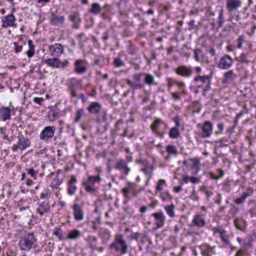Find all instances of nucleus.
I'll return each mask as SVG.
<instances>
[{
    "label": "nucleus",
    "instance_id": "5",
    "mask_svg": "<svg viewBox=\"0 0 256 256\" xmlns=\"http://www.w3.org/2000/svg\"><path fill=\"white\" fill-rule=\"evenodd\" d=\"M56 130V128L53 126H46L44 127L40 134V139L48 142L50 139L54 137Z\"/></svg>",
    "mask_w": 256,
    "mask_h": 256
},
{
    "label": "nucleus",
    "instance_id": "24",
    "mask_svg": "<svg viewBox=\"0 0 256 256\" xmlns=\"http://www.w3.org/2000/svg\"><path fill=\"white\" fill-rule=\"evenodd\" d=\"M101 105L98 102H92L88 108L90 113L92 114H98L101 110Z\"/></svg>",
    "mask_w": 256,
    "mask_h": 256
},
{
    "label": "nucleus",
    "instance_id": "48",
    "mask_svg": "<svg viewBox=\"0 0 256 256\" xmlns=\"http://www.w3.org/2000/svg\"><path fill=\"white\" fill-rule=\"evenodd\" d=\"M194 58L196 60L197 62H199L200 60L199 58V54L202 52V50L200 48H196L194 50Z\"/></svg>",
    "mask_w": 256,
    "mask_h": 256
},
{
    "label": "nucleus",
    "instance_id": "52",
    "mask_svg": "<svg viewBox=\"0 0 256 256\" xmlns=\"http://www.w3.org/2000/svg\"><path fill=\"white\" fill-rule=\"evenodd\" d=\"M13 44L14 46V51L18 53L22 50V46H19L16 42H14Z\"/></svg>",
    "mask_w": 256,
    "mask_h": 256
},
{
    "label": "nucleus",
    "instance_id": "28",
    "mask_svg": "<svg viewBox=\"0 0 256 256\" xmlns=\"http://www.w3.org/2000/svg\"><path fill=\"white\" fill-rule=\"evenodd\" d=\"M144 166V168H141L140 170L145 174L147 178V181L148 182L152 178L154 168L152 166L148 164H146Z\"/></svg>",
    "mask_w": 256,
    "mask_h": 256
},
{
    "label": "nucleus",
    "instance_id": "53",
    "mask_svg": "<svg viewBox=\"0 0 256 256\" xmlns=\"http://www.w3.org/2000/svg\"><path fill=\"white\" fill-rule=\"evenodd\" d=\"M70 88L71 90L74 89V84H78L77 80L74 78H72L70 80Z\"/></svg>",
    "mask_w": 256,
    "mask_h": 256
},
{
    "label": "nucleus",
    "instance_id": "42",
    "mask_svg": "<svg viewBox=\"0 0 256 256\" xmlns=\"http://www.w3.org/2000/svg\"><path fill=\"white\" fill-rule=\"evenodd\" d=\"M236 60L242 64H248L249 60H248L247 54L244 53H242L240 55L236 58Z\"/></svg>",
    "mask_w": 256,
    "mask_h": 256
},
{
    "label": "nucleus",
    "instance_id": "62",
    "mask_svg": "<svg viewBox=\"0 0 256 256\" xmlns=\"http://www.w3.org/2000/svg\"><path fill=\"white\" fill-rule=\"evenodd\" d=\"M244 200L241 198H238L234 200V202L237 204H242Z\"/></svg>",
    "mask_w": 256,
    "mask_h": 256
},
{
    "label": "nucleus",
    "instance_id": "8",
    "mask_svg": "<svg viewBox=\"0 0 256 256\" xmlns=\"http://www.w3.org/2000/svg\"><path fill=\"white\" fill-rule=\"evenodd\" d=\"M234 60L229 55L226 54L222 57L218 63V68L221 69H228L233 64Z\"/></svg>",
    "mask_w": 256,
    "mask_h": 256
},
{
    "label": "nucleus",
    "instance_id": "37",
    "mask_svg": "<svg viewBox=\"0 0 256 256\" xmlns=\"http://www.w3.org/2000/svg\"><path fill=\"white\" fill-rule=\"evenodd\" d=\"M28 50L26 51V54L28 58H32L34 56V46L32 44V40H28Z\"/></svg>",
    "mask_w": 256,
    "mask_h": 256
},
{
    "label": "nucleus",
    "instance_id": "17",
    "mask_svg": "<svg viewBox=\"0 0 256 256\" xmlns=\"http://www.w3.org/2000/svg\"><path fill=\"white\" fill-rule=\"evenodd\" d=\"M201 254L203 256H212L216 254L214 250V246L212 247L210 246L204 244L200 246Z\"/></svg>",
    "mask_w": 256,
    "mask_h": 256
},
{
    "label": "nucleus",
    "instance_id": "19",
    "mask_svg": "<svg viewBox=\"0 0 256 256\" xmlns=\"http://www.w3.org/2000/svg\"><path fill=\"white\" fill-rule=\"evenodd\" d=\"M50 20L52 25L58 26L64 22L65 18L64 16H58L52 12L50 17Z\"/></svg>",
    "mask_w": 256,
    "mask_h": 256
},
{
    "label": "nucleus",
    "instance_id": "32",
    "mask_svg": "<svg viewBox=\"0 0 256 256\" xmlns=\"http://www.w3.org/2000/svg\"><path fill=\"white\" fill-rule=\"evenodd\" d=\"M188 160L192 162V168L196 170V172L194 174L196 175L200 170V162L199 158L196 157L194 158H190Z\"/></svg>",
    "mask_w": 256,
    "mask_h": 256
},
{
    "label": "nucleus",
    "instance_id": "29",
    "mask_svg": "<svg viewBox=\"0 0 256 256\" xmlns=\"http://www.w3.org/2000/svg\"><path fill=\"white\" fill-rule=\"evenodd\" d=\"M164 208L170 218H173L175 216V206L173 204L164 206Z\"/></svg>",
    "mask_w": 256,
    "mask_h": 256
},
{
    "label": "nucleus",
    "instance_id": "11",
    "mask_svg": "<svg viewBox=\"0 0 256 256\" xmlns=\"http://www.w3.org/2000/svg\"><path fill=\"white\" fill-rule=\"evenodd\" d=\"M205 218L206 216L204 214H198L194 216L192 223L196 227H204L206 224Z\"/></svg>",
    "mask_w": 256,
    "mask_h": 256
},
{
    "label": "nucleus",
    "instance_id": "18",
    "mask_svg": "<svg viewBox=\"0 0 256 256\" xmlns=\"http://www.w3.org/2000/svg\"><path fill=\"white\" fill-rule=\"evenodd\" d=\"M86 67L84 60H78L74 63V70L78 74H84L86 71Z\"/></svg>",
    "mask_w": 256,
    "mask_h": 256
},
{
    "label": "nucleus",
    "instance_id": "35",
    "mask_svg": "<svg viewBox=\"0 0 256 256\" xmlns=\"http://www.w3.org/2000/svg\"><path fill=\"white\" fill-rule=\"evenodd\" d=\"M162 123V121L160 118L156 119L154 122L151 124L150 128L152 132H154L156 134H159L158 131V128L161 124Z\"/></svg>",
    "mask_w": 256,
    "mask_h": 256
},
{
    "label": "nucleus",
    "instance_id": "25",
    "mask_svg": "<svg viewBox=\"0 0 256 256\" xmlns=\"http://www.w3.org/2000/svg\"><path fill=\"white\" fill-rule=\"evenodd\" d=\"M18 144L20 145V149L24 150L30 145V140L24 136H18Z\"/></svg>",
    "mask_w": 256,
    "mask_h": 256
},
{
    "label": "nucleus",
    "instance_id": "51",
    "mask_svg": "<svg viewBox=\"0 0 256 256\" xmlns=\"http://www.w3.org/2000/svg\"><path fill=\"white\" fill-rule=\"evenodd\" d=\"M210 178H212V180H218L223 176V173L221 172L220 176H215V174L214 173L210 172Z\"/></svg>",
    "mask_w": 256,
    "mask_h": 256
},
{
    "label": "nucleus",
    "instance_id": "3",
    "mask_svg": "<svg viewBox=\"0 0 256 256\" xmlns=\"http://www.w3.org/2000/svg\"><path fill=\"white\" fill-rule=\"evenodd\" d=\"M126 83L132 88V90L144 88V83L143 73L135 74L132 76V80H127Z\"/></svg>",
    "mask_w": 256,
    "mask_h": 256
},
{
    "label": "nucleus",
    "instance_id": "4",
    "mask_svg": "<svg viewBox=\"0 0 256 256\" xmlns=\"http://www.w3.org/2000/svg\"><path fill=\"white\" fill-rule=\"evenodd\" d=\"M194 81L197 84H198L200 82L202 83V84H198V87L199 88H204V91L208 90L210 88V77L208 75H204L202 76H196L194 78Z\"/></svg>",
    "mask_w": 256,
    "mask_h": 256
},
{
    "label": "nucleus",
    "instance_id": "38",
    "mask_svg": "<svg viewBox=\"0 0 256 256\" xmlns=\"http://www.w3.org/2000/svg\"><path fill=\"white\" fill-rule=\"evenodd\" d=\"M168 134L170 138L176 139L180 136V132L178 128L174 127L170 129Z\"/></svg>",
    "mask_w": 256,
    "mask_h": 256
},
{
    "label": "nucleus",
    "instance_id": "23",
    "mask_svg": "<svg viewBox=\"0 0 256 256\" xmlns=\"http://www.w3.org/2000/svg\"><path fill=\"white\" fill-rule=\"evenodd\" d=\"M44 62L48 66L55 68H60V61L58 58L54 57L52 58H48L44 60Z\"/></svg>",
    "mask_w": 256,
    "mask_h": 256
},
{
    "label": "nucleus",
    "instance_id": "36",
    "mask_svg": "<svg viewBox=\"0 0 256 256\" xmlns=\"http://www.w3.org/2000/svg\"><path fill=\"white\" fill-rule=\"evenodd\" d=\"M166 152L170 156H176L178 154L176 147L172 144H168L166 148Z\"/></svg>",
    "mask_w": 256,
    "mask_h": 256
},
{
    "label": "nucleus",
    "instance_id": "57",
    "mask_svg": "<svg viewBox=\"0 0 256 256\" xmlns=\"http://www.w3.org/2000/svg\"><path fill=\"white\" fill-rule=\"evenodd\" d=\"M172 98L176 100H180V96L178 92H172Z\"/></svg>",
    "mask_w": 256,
    "mask_h": 256
},
{
    "label": "nucleus",
    "instance_id": "15",
    "mask_svg": "<svg viewBox=\"0 0 256 256\" xmlns=\"http://www.w3.org/2000/svg\"><path fill=\"white\" fill-rule=\"evenodd\" d=\"M38 207L36 208V212L42 216L45 213H48L50 212V206L47 201H44L42 202H38L36 204Z\"/></svg>",
    "mask_w": 256,
    "mask_h": 256
},
{
    "label": "nucleus",
    "instance_id": "41",
    "mask_svg": "<svg viewBox=\"0 0 256 256\" xmlns=\"http://www.w3.org/2000/svg\"><path fill=\"white\" fill-rule=\"evenodd\" d=\"M53 234L56 236L60 240H62L64 239L62 234V231L60 228H55L54 230Z\"/></svg>",
    "mask_w": 256,
    "mask_h": 256
},
{
    "label": "nucleus",
    "instance_id": "31",
    "mask_svg": "<svg viewBox=\"0 0 256 256\" xmlns=\"http://www.w3.org/2000/svg\"><path fill=\"white\" fill-rule=\"evenodd\" d=\"M63 182V176H56L54 178L52 183L50 184V186L52 188H58Z\"/></svg>",
    "mask_w": 256,
    "mask_h": 256
},
{
    "label": "nucleus",
    "instance_id": "55",
    "mask_svg": "<svg viewBox=\"0 0 256 256\" xmlns=\"http://www.w3.org/2000/svg\"><path fill=\"white\" fill-rule=\"evenodd\" d=\"M221 240L226 244H229V240L228 236L225 234H224L220 236Z\"/></svg>",
    "mask_w": 256,
    "mask_h": 256
},
{
    "label": "nucleus",
    "instance_id": "2",
    "mask_svg": "<svg viewBox=\"0 0 256 256\" xmlns=\"http://www.w3.org/2000/svg\"><path fill=\"white\" fill-rule=\"evenodd\" d=\"M36 246V238L33 233H28L22 237L18 242L20 248L22 250L29 251Z\"/></svg>",
    "mask_w": 256,
    "mask_h": 256
},
{
    "label": "nucleus",
    "instance_id": "10",
    "mask_svg": "<svg viewBox=\"0 0 256 256\" xmlns=\"http://www.w3.org/2000/svg\"><path fill=\"white\" fill-rule=\"evenodd\" d=\"M49 52L52 57L58 58L64 52V46L60 44H54L49 46Z\"/></svg>",
    "mask_w": 256,
    "mask_h": 256
},
{
    "label": "nucleus",
    "instance_id": "59",
    "mask_svg": "<svg viewBox=\"0 0 256 256\" xmlns=\"http://www.w3.org/2000/svg\"><path fill=\"white\" fill-rule=\"evenodd\" d=\"M69 64V62L68 60H65L63 62H60V68H65Z\"/></svg>",
    "mask_w": 256,
    "mask_h": 256
},
{
    "label": "nucleus",
    "instance_id": "61",
    "mask_svg": "<svg viewBox=\"0 0 256 256\" xmlns=\"http://www.w3.org/2000/svg\"><path fill=\"white\" fill-rule=\"evenodd\" d=\"M136 164H140L144 166H145L146 165L148 164V163L146 161L140 159H137L136 160Z\"/></svg>",
    "mask_w": 256,
    "mask_h": 256
},
{
    "label": "nucleus",
    "instance_id": "43",
    "mask_svg": "<svg viewBox=\"0 0 256 256\" xmlns=\"http://www.w3.org/2000/svg\"><path fill=\"white\" fill-rule=\"evenodd\" d=\"M166 184V181L164 180H160L158 182V184L156 186L157 190L161 191L163 190V186Z\"/></svg>",
    "mask_w": 256,
    "mask_h": 256
},
{
    "label": "nucleus",
    "instance_id": "45",
    "mask_svg": "<svg viewBox=\"0 0 256 256\" xmlns=\"http://www.w3.org/2000/svg\"><path fill=\"white\" fill-rule=\"evenodd\" d=\"M114 64L116 67H120L124 65V62L120 58H116L114 60Z\"/></svg>",
    "mask_w": 256,
    "mask_h": 256
},
{
    "label": "nucleus",
    "instance_id": "46",
    "mask_svg": "<svg viewBox=\"0 0 256 256\" xmlns=\"http://www.w3.org/2000/svg\"><path fill=\"white\" fill-rule=\"evenodd\" d=\"M83 184L84 186L85 190L86 192H90V193H93L95 192V190L94 188H92V186L84 182Z\"/></svg>",
    "mask_w": 256,
    "mask_h": 256
},
{
    "label": "nucleus",
    "instance_id": "39",
    "mask_svg": "<svg viewBox=\"0 0 256 256\" xmlns=\"http://www.w3.org/2000/svg\"><path fill=\"white\" fill-rule=\"evenodd\" d=\"M102 8L100 4L98 3L95 2L92 4V8L90 10V12L94 14H97L100 12Z\"/></svg>",
    "mask_w": 256,
    "mask_h": 256
},
{
    "label": "nucleus",
    "instance_id": "33",
    "mask_svg": "<svg viewBox=\"0 0 256 256\" xmlns=\"http://www.w3.org/2000/svg\"><path fill=\"white\" fill-rule=\"evenodd\" d=\"M234 225L238 229L241 231H244V228L247 226V222L244 220L243 219L240 220H234Z\"/></svg>",
    "mask_w": 256,
    "mask_h": 256
},
{
    "label": "nucleus",
    "instance_id": "47",
    "mask_svg": "<svg viewBox=\"0 0 256 256\" xmlns=\"http://www.w3.org/2000/svg\"><path fill=\"white\" fill-rule=\"evenodd\" d=\"M244 40V36H240L237 39L238 42V48H240L242 47V44Z\"/></svg>",
    "mask_w": 256,
    "mask_h": 256
},
{
    "label": "nucleus",
    "instance_id": "60",
    "mask_svg": "<svg viewBox=\"0 0 256 256\" xmlns=\"http://www.w3.org/2000/svg\"><path fill=\"white\" fill-rule=\"evenodd\" d=\"M122 194H123L124 196L126 198H128V194H129V190H128V188H124L122 190Z\"/></svg>",
    "mask_w": 256,
    "mask_h": 256
},
{
    "label": "nucleus",
    "instance_id": "12",
    "mask_svg": "<svg viewBox=\"0 0 256 256\" xmlns=\"http://www.w3.org/2000/svg\"><path fill=\"white\" fill-rule=\"evenodd\" d=\"M115 168L126 175H128L130 171V168L128 166L127 162L124 160H118L115 166Z\"/></svg>",
    "mask_w": 256,
    "mask_h": 256
},
{
    "label": "nucleus",
    "instance_id": "13",
    "mask_svg": "<svg viewBox=\"0 0 256 256\" xmlns=\"http://www.w3.org/2000/svg\"><path fill=\"white\" fill-rule=\"evenodd\" d=\"M73 214L76 221H81L84 219V213L82 207L78 204L72 206Z\"/></svg>",
    "mask_w": 256,
    "mask_h": 256
},
{
    "label": "nucleus",
    "instance_id": "14",
    "mask_svg": "<svg viewBox=\"0 0 256 256\" xmlns=\"http://www.w3.org/2000/svg\"><path fill=\"white\" fill-rule=\"evenodd\" d=\"M202 136L204 138H208L212 132V124L208 121L205 122L202 128Z\"/></svg>",
    "mask_w": 256,
    "mask_h": 256
},
{
    "label": "nucleus",
    "instance_id": "9",
    "mask_svg": "<svg viewBox=\"0 0 256 256\" xmlns=\"http://www.w3.org/2000/svg\"><path fill=\"white\" fill-rule=\"evenodd\" d=\"M2 26L3 28H7L8 27L16 28V24H15L16 18L12 14L2 17Z\"/></svg>",
    "mask_w": 256,
    "mask_h": 256
},
{
    "label": "nucleus",
    "instance_id": "56",
    "mask_svg": "<svg viewBox=\"0 0 256 256\" xmlns=\"http://www.w3.org/2000/svg\"><path fill=\"white\" fill-rule=\"evenodd\" d=\"M219 25L220 26H222V24L224 23V18H223V11L221 10L220 12V15H219Z\"/></svg>",
    "mask_w": 256,
    "mask_h": 256
},
{
    "label": "nucleus",
    "instance_id": "7",
    "mask_svg": "<svg viewBox=\"0 0 256 256\" xmlns=\"http://www.w3.org/2000/svg\"><path fill=\"white\" fill-rule=\"evenodd\" d=\"M176 73L184 78H190L193 74L192 68L190 66L183 65L178 67L175 71Z\"/></svg>",
    "mask_w": 256,
    "mask_h": 256
},
{
    "label": "nucleus",
    "instance_id": "54",
    "mask_svg": "<svg viewBox=\"0 0 256 256\" xmlns=\"http://www.w3.org/2000/svg\"><path fill=\"white\" fill-rule=\"evenodd\" d=\"M44 99L42 98L36 97V98H34L33 99V101L35 103L38 104L40 105L42 104L44 102Z\"/></svg>",
    "mask_w": 256,
    "mask_h": 256
},
{
    "label": "nucleus",
    "instance_id": "20",
    "mask_svg": "<svg viewBox=\"0 0 256 256\" xmlns=\"http://www.w3.org/2000/svg\"><path fill=\"white\" fill-rule=\"evenodd\" d=\"M237 78V75L234 73V71L230 70L224 74L223 82L232 84Z\"/></svg>",
    "mask_w": 256,
    "mask_h": 256
},
{
    "label": "nucleus",
    "instance_id": "40",
    "mask_svg": "<svg viewBox=\"0 0 256 256\" xmlns=\"http://www.w3.org/2000/svg\"><path fill=\"white\" fill-rule=\"evenodd\" d=\"M85 114V111L84 109L80 108L78 110L76 113V117L74 122L76 123L78 122L82 118Z\"/></svg>",
    "mask_w": 256,
    "mask_h": 256
},
{
    "label": "nucleus",
    "instance_id": "50",
    "mask_svg": "<svg viewBox=\"0 0 256 256\" xmlns=\"http://www.w3.org/2000/svg\"><path fill=\"white\" fill-rule=\"evenodd\" d=\"M136 48L132 45L130 46L128 48V52L132 55H134V54H136Z\"/></svg>",
    "mask_w": 256,
    "mask_h": 256
},
{
    "label": "nucleus",
    "instance_id": "64",
    "mask_svg": "<svg viewBox=\"0 0 256 256\" xmlns=\"http://www.w3.org/2000/svg\"><path fill=\"white\" fill-rule=\"evenodd\" d=\"M182 189V188L181 186H176L174 188V191L176 193H178L179 192H180Z\"/></svg>",
    "mask_w": 256,
    "mask_h": 256
},
{
    "label": "nucleus",
    "instance_id": "34",
    "mask_svg": "<svg viewBox=\"0 0 256 256\" xmlns=\"http://www.w3.org/2000/svg\"><path fill=\"white\" fill-rule=\"evenodd\" d=\"M101 180V178L100 176H90L88 178V180L86 182H84L85 184L90 186H94L96 182L99 183Z\"/></svg>",
    "mask_w": 256,
    "mask_h": 256
},
{
    "label": "nucleus",
    "instance_id": "30",
    "mask_svg": "<svg viewBox=\"0 0 256 256\" xmlns=\"http://www.w3.org/2000/svg\"><path fill=\"white\" fill-rule=\"evenodd\" d=\"M81 236L80 232L78 230H73L70 231L66 237V239L75 240L78 239Z\"/></svg>",
    "mask_w": 256,
    "mask_h": 256
},
{
    "label": "nucleus",
    "instance_id": "27",
    "mask_svg": "<svg viewBox=\"0 0 256 256\" xmlns=\"http://www.w3.org/2000/svg\"><path fill=\"white\" fill-rule=\"evenodd\" d=\"M69 18L70 20L74 22V26L76 28H78L80 22L79 14L78 12H73L70 15Z\"/></svg>",
    "mask_w": 256,
    "mask_h": 256
},
{
    "label": "nucleus",
    "instance_id": "1",
    "mask_svg": "<svg viewBox=\"0 0 256 256\" xmlns=\"http://www.w3.org/2000/svg\"><path fill=\"white\" fill-rule=\"evenodd\" d=\"M109 247L116 252H120L122 254H125L128 252V246L124 239V236L122 234H117L114 236V241Z\"/></svg>",
    "mask_w": 256,
    "mask_h": 256
},
{
    "label": "nucleus",
    "instance_id": "49",
    "mask_svg": "<svg viewBox=\"0 0 256 256\" xmlns=\"http://www.w3.org/2000/svg\"><path fill=\"white\" fill-rule=\"evenodd\" d=\"M86 240L90 242V243L92 246H93V244L96 242L97 238L96 237L94 236H89L88 237Z\"/></svg>",
    "mask_w": 256,
    "mask_h": 256
},
{
    "label": "nucleus",
    "instance_id": "22",
    "mask_svg": "<svg viewBox=\"0 0 256 256\" xmlns=\"http://www.w3.org/2000/svg\"><path fill=\"white\" fill-rule=\"evenodd\" d=\"M143 73L144 83L145 84H148L150 86H157L158 84L156 82L154 76L146 72Z\"/></svg>",
    "mask_w": 256,
    "mask_h": 256
},
{
    "label": "nucleus",
    "instance_id": "63",
    "mask_svg": "<svg viewBox=\"0 0 256 256\" xmlns=\"http://www.w3.org/2000/svg\"><path fill=\"white\" fill-rule=\"evenodd\" d=\"M176 81H175L172 79H169L168 80V86L170 88L172 87L174 84H176Z\"/></svg>",
    "mask_w": 256,
    "mask_h": 256
},
{
    "label": "nucleus",
    "instance_id": "6",
    "mask_svg": "<svg viewBox=\"0 0 256 256\" xmlns=\"http://www.w3.org/2000/svg\"><path fill=\"white\" fill-rule=\"evenodd\" d=\"M151 216L154 218V224L157 228H162L164 226L166 216L162 210L152 213Z\"/></svg>",
    "mask_w": 256,
    "mask_h": 256
},
{
    "label": "nucleus",
    "instance_id": "58",
    "mask_svg": "<svg viewBox=\"0 0 256 256\" xmlns=\"http://www.w3.org/2000/svg\"><path fill=\"white\" fill-rule=\"evenodd\" d=\"M190 182L192 184H198L200 182V179L198 178L190 177Z\"/></svg>",
    "mask_w": 256,
    "mask_h": 256
},
{
    "label": "nucleus",
    "instance_id": "26",
    "mask_svg": "<svg viewBox=\"0 0 256 256\" xmlns=\"http://www.w3.org/2000/svg\"><path fill=\"white\" fill-rule=\"evenodd\" d=\"M10 110L8 107L2 108L0 110V118L4 122L10 119Z\"/></svg>",
    "mask_w": 256,
    "mask_h": 256
},
{
    "label": "nucleus",
    "instance_id": "21",
    "mask_svg": "<svg viewBox=\"0 0 256 256\" xmlns=\"http://www.w3.org/2000/svg\"><path fill=\"white\" fill-rule=\"evenodd\" d=\"M76 181V178L74 176H72L70 180L68 182V188L67 190L68 194L70 196L74 195L76 190L77 187L75 185Z\"/></svg>",
    "mask_w": 256,
    "mask_h": 256
},
{
    "label": "nucleus",
    "instance_id": "44",
    "mask_svg": "<svg viewBox=\"0 0 256 256\" xmlns=\"http://www.w3.org/2000/svg\"><path fill=\"white\" fill-rule=\"evenodd\" d=\"M26 170L28 174H30L34 180L36 179L37 172L33 168H27Z\"/></svg>",
    "mask_w": 256,
    "mask_h": 256
},
{
    "label": "nucleus",
    "instance_id": "16",
    "mask_svg": "<svg viewBox=\"0 0 256 256\" xmlns=\"http://www.w3.org/2000/svg\"><path fill=\"white\" fill-rule=\"evenodd\" d=\"M241 0H227L226 8L230 12L237 10L241 6Z\"/></svg>",
    "mask_w": 256,
    "mask_h": 256
}]
</instances>
